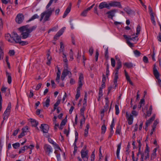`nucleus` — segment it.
Here are the masks:
<instances>
[{"mask_svg":"<svg viewBox=\"0 0 161 161\" xmlns=\"http://www.w3.org/2000/svg\"><path fill=\"white\" fill-rule=\"evenodd\" d=\"M36 26L30 27L29 25H26L20 27L19 30L21 32V35L23 39H26L30 36V33L35 30Z\"/></svg>","mask_w":161,"mask_h":161,"instance_id":"nucleus-1","label":"nucleus"},{"mask_svg":"<svg viewBox=\"0 0 161 161\" xmlns=\"http://www.w3.org/2000/svg\"><path fill=\"white\" fill-rule=\"evenodd\" d=\"M149 148L147 145V144L146 145V149L144 152L143 153H141V152H140L139 153H138L137 154V156H138L139 154H141V161H143L144 159L145 160H146L147 159L149 158Z\"/></svg>","mask_w":161,"mask_h":161,"instance_id":"nucleus-2","label":"nucleus"},{"mask_svg":"<svg viewBox=\"0 0 161 161\" xmlns=\"http://www.w3.org/2000/svg\"><path fill=\"white\" fill-rule=\"evenodd\" d=\"M11 108V103H9L8 104V106L3 115V120L2 122V124H3L4 122V120H5L6 121L8 119L10 113Z\"/></svg>","mask_w":161,"mask_h":161,"instance_id":"nucleus-3","label":"nucleus"},{"mask_svg":"<svg viewBox=\"0 0 161 161\" xmlns=\"http://www.w3.org/2000/svg\"><path fill=\"white\" fill-rule=\"evenodd\" d=\"M44 149L46 154L48 156H50L53 152V148L49 145L45 144L44 146Z\"/></svg>","mask_w":161,"mask_h":161,"instance_id":"nucleus-4","label":"nucleus"},{"mask_svg":"<svg viewBox=\"0 0 161 161\" xmlns=\"http://www.w3.org/2000/svg\"><path fill=\"white\" fill-rule=\"evenodd\" d=\"M57 1L58 0H50L46 7V8L47 10L44 12L52 15L53 12L54 10V8H49V7L51 5L53 1H54L55 3H56Z\"/></svg>","mask_w":161,"mask_h":161,"instance_id":"nucleus-5","label":"nucleus"},{"mask_svg":"<svg viewBox=\"0 0 161 161\" xmlns=\"http://www.w3.org/2000/svg\"><path fill=\"white\" fill-rule=\"evenodd\" d=\"M86 147H84L81 151V157L84 161H87L89 158L88 151L85 150Z\"/></svg>","mask_w":161,"mask_h":161,"instance_id":"nucleus-6","label":"nucleus"},{"mask_svg":"<svg viewBox=\"0 0 161 161\" xmlns=\"http://www.w3.org/2000/svg\"><path fill=\"white\" fill-rule=\"evenodd\" d=\"M51 15L48 13L44 12L41 14V18L40 20L41 21L44 19L43 20L45 22L48 21L49 20V17Z\"/></svg>","mask_w":161,"mask_h":161,"instance_id":"nucleus-7","label":"nucleus"},{"mask_svg":"<svg viewBox=\"0 0 161 161\" xmlns=\"http://www.w3.org/2000/svg\"><path fill=\"white\" fill-rule=\"evenodd\" d=\"M21 39V37L16 33L13 32L12 33V40L14 41V43H18Z\"/></svg>","mask_w":161,"mask_h":161,"instance_id":"nucleus-8","label":"nucleus"},{"mask_svg":"<svg viewBox=\"0 0 161 161\" xmlns=\"http://www.w3.org/2000/svg\"><path fill=\"white\" fill-rule=\"evenodd\" d=\"M40 128L41 130L44 133H47L48 132L49 126L46 124H42Z\"/></svg>","mask_w":161,"mask_h":161,"instance_id":"nucleus-9","label":"nucleus"},{"mask_svg":"<svg viewBox=\"0 0 161 161\" xmlns=\"http://www.w3.org/2000/svg\"><path fill=\"white\" fill-rule=\"evenodd\" d=\"M24 19V16L22 14H18L16 18V21L18 24L21 23Z\"/></svg>","mask_w":161,"mask_h":161,"instance_id":"nucleus-10","label":"nucleus"},{"mask_svg":"<svg viewBox=\"0 0 161 161\" xmlns=\"http://www.w3.org/2000/svg\"><path fill=\"white\" fill-rule=\"evenodd\" d=\"M109 9L110 7H118L119 8H122L119 2H112L108 3Z\"/></svg>","mask_w":161,"mask_h":161,"instance_id":"nucleus-11","label":"nucleus"},{"mask_svg":"<svg viewBox=\"0 0 161 161\" xmlns=\"http://www.w3.org/2000/svg\"><path fill=\"white\" fill-rule=\"evenodd\" d=\"M126 117L129 125H131L132 124L133 121V117L132 115V114H130L127 112L126 114Z\"/></svg>","mask_w":161,"mask_h":161,"instance_id":"nucleus-12","label":"nucleus"},{"mask_svg":"<svg viewBox=\"0 0 161 161\" xmlns=\"http://www.w3.org/2000/svg\"><path fill=\"white\" fill-rule=\"evenodd\" d=\"M84 83L83 75L82 73H80L78 82V86H82Z\"/></svg>","mask_w":161,"mask_h":161,"instance_id":"nucleus-13","label":"nucleus"},{"mask_svg":"<svg viewBox=\"0 0 161 161\" xmlns=\"http://www.w3.org/2000/svg\"><path fill=\"white\" fill-rule=\"evenodd\" d=\"M116 12L115 9L110 10L106 14L108 15V18H110L112 19L113 17L115 15V14Z\"/></svg>","mask_w":161,"mask_h":161,"instance_id":"nucleus-14","label":"nucleus"},{"mask_svg":"<svg viewBox=\"0 0 161 161\" xmlns=\"http://www.w3.org/2000/svg\"><path fill=\"white\" fill-rule=\"evenodd\" d=\"M105 8L109 9L108 4L105 2H102L100 3L99 5V8L100 9H102Z\"/></svg>","mask_w":161,"mask_h":161,"instance_id":"nucleus-15","label":"nucleus"},{"mask_svg":"<svg viewBox=\"0 0 161 161\" xmlns=\"http://www.w3.org/2000/svg\"><path fill=\"white\" fill-rule=\"evenodd\" d=\"M7 90V92L5 94V96L8 97L10 95V91L9 89H8V87L5 86H3L1 90L2 92H5L6 90Z\"/></svg>","mask_w":161,"mask_h":161,"instance_id":"nucleus-16","label":"nucleus"},{"mask_svg":"<svg viewBox=\"0 0 161 161\" xmlns=\"http://www.w3.org/2000/svg\"><path fill=\"white\" fill-rule=\"evenodd\" d=\"M65 29V27H64L62 28L56 34L54 37V39H57V38L61 36L64 32Z\"/></svg>","mask_w":161,"mask_h":161,"instance_id":"nucleus-17","label":"nucleus"},{"mask_svg":"<svg viewBox=\"0 0 161 161\" xmlns=\"http://www.w3.org/2000/svg\"><path fill=\"white\" fill-rule=\"evenodd\" d=\"M119 72L115 71V73L114 78V85L115 86V88L116 87L117 85V80L118 78Z\"/></svg>","mask_w":161,"mask_h":161,"instance_id":"nucleus-18","label":"nucleus"},{"mask_svg":"<svg viewBox=\"0 0 161 161\" xmlns=\"http://www.w3.org/2000/svg\"><path fill=\"white\" fill-rule=\"evenodd\" d=\"M5 37L6 39L9 42L14 43V41L12 40V34L10 35L9 33L6 34L5 35Z\"/></svg>","mask_w":161,"mask_h":161,"instance_id":"nucleus-19","label":"nucleus"},{"mask_svg":"<svg viewBox=\"0 0 161 161\" xmlns=\"http://www.w3.org/2000/svg\"><path fill=\"white\" fill-rule=\"evenodd\" d=\"M60 152L58 150H55L54 153L56 155L57 161H61L60 158Z\"/></svg>","mask_w":161,"mask_h":161,"instance_id":"nucleus-20","label":"nucleus"},{"mask_svg":"<svg viewBox=\"0 0 161 161\" xmlns=\"http://www.w3.org/2000/svg\"><path fill=\"white\" fill-rule=\"evenodd\" d=\"M153 72L154 75L156 79H158L159 78V74L155 66H154L153 68Z\"/></svg>","mask_w":161,"mask_h":161,"instance_id":"nucleus-21","label":"nucleus"},{"mask_svg":"<svg viewBox=\"0 0 161 161\" xmlns=\"http://www.w3.org/2000/svg\"><path fill=\"white\" fill-rule=\"evenodd\" d=\"M121 143H120L119 144L117 145V149L116 151V155L117 158L118 159L120 158L119 157V153H120V150L121 149Z\"/></svg>","mask_w":161,"mask_h":161,"instance_id":"nucleus-22","label":"nucleus"},{"mask_svg":"<svg viewBox=\"0 0 161 161\" xmlns=\"http://www.w3.org/2000/svg\"><path fill=\"white\" fill-rule=\"evenodd\" d=\"M155 115H153L149 120H147L146 122V126L147 127L155 119Z\"/></svg>","mask_w":161,"mask_h":161,"instance_id":"nucleus-23","label":"nucleus"},{"mask_svg":"<svg viewBox=\"0 0 161 161\" xmlns=\"http://www.w3.org/2000/svg\"><path fill=\"white\" fill-rule=\"evenodd\" d=\"M6 76L7 78V82L8 83L10 84L12 82V78L11 76V74L8 73L7 72H6Z\"/></svg>","mask_w":161,"mask_h":161,"instance_id":"nucleus-24","label":"nucleus"},{"mask_svg":"<svg viewBox=\"0 0 161 161\" xmlns=\"http://www.w3.org/2000/svg\"><path fill=\"white\" fill-rule=\"evenodd\" d=\"M122 67L121 62L120 61V59H118L117 62V65L116 68L115 69V71L117 72H119V70Z\"/></svg>","mask_w":161,"mask_h":161,"instance_id":"nucleus-25","label":"nucleus"},{"mask_svg":"<svg viewBox=\"0 0 161 161\" xmlns=\"http://www.w3.org/2000/svg\"><path fill=\"white\" fill-rule=\"evenodd\" d=\"M105 104L104 106V108L103 109L106 111H107L108 108L109 106V100L108 97H106L105 98Z\"/></svg>","mask_w":161,"mask_h":161,"instance_id":"nucleus-26","label":"nucleus"},{"mask_svg":"<svg viewBox=\"0 0 161 161\" xmlns=\"http://www.w3.org/2000/svg\"><path fill=\"white\" fill-rule=\"evenodd\" d=\"M61 74V71L58 68V71L57 73V76L56 78V81L58 83H59V80L60 79V75Z\"/></svg>","mask_w":161,"mask_h":161,"instance_id":"nucleus-27","label":"nucleus"},{"mask_svg":"<svg viewBox=\"0 0 161 161\" xmlns=\"http://www.w3.org/2000/svg\"><path fill=\"white\" fill-rule=\"evenodd\" d=\"M50 99L49 97H47L46 100L44 102H43L42 103L43 104V106L44 107H46L47 108H48L50 104Z\"/></svg>","mask_w":161,"mask_h":161,"instance_id":"nucleus-28","label":"nucleus"},{"mask_svg":"<svg viewBox=\"0 0 161 161\" xmlns=\"http://www.w3.org/2000/svg\"><path fill=\"white\" fill-rule=\"evenodd\" d=\"M86 104H85L84 103H83V106L80 109V114L82 116V117H84V112L85 110L86 109Z\"/></svg>","mask_w":161,"mask_h":161,"instance_id":"nucleus-29","label":"nucleus"},{"mask_svg":"<svg viewBox=\"0 0 161 161\" xmlns=\"http://www.w3.org/2000/svg\"><path fill=\"white\" fill-rule=\"evenodd\" d=\"M153 110L152 106L150 105L149 109V110L147 112V115L146 116V118H147V116H149L152 113Z\"/></svg>","mask_w":161,"mask_h":161,"instance_id":"nucleus-30","label":"nucleus"},{"mask_svg":"<svg viewBox=\"0 0 161 161\" xmlns=\"http://www.w3.org/2000/svg\"><path fill=\"white\" fill-rule=\"evenodd\" d=\"M64 71L65 72L66 75H68L69 78H70L72 76V74L71 72L69 70L67 69H65L64 70Z\"/></svg>","mask_w":161,"mask_h":161,"instance_id":"nucleus-31","label":"nucleus"},{"mask_svg":"<svg viewBox=\"0 0 161 161\" xmlns=\"http://www.w3.org/2000/svg\"><path fill=\"white\" fill-rule=\"evenodd\" d=\"M145 104V99L144 98L142 99L139 103V105L138 108L140 109Z\"/></svg>","mask_w":161,"mask_h":161,"instance_id":"nucleus-32","label":"nucleus"},{"mask_svg":"<svg viewBox=\"0 0 161 161\" xmlns=\"http://www.w3.org/2000/svg\"><path fill=\"white\" fill-rule=\"evenodd\" d=\"M53 145L54 149H55V150H58L59 151V152H62V150L59 147L58 145L56 142L54 143Z\"/></svg>","mask_w":161,"mask_h":161,"instance_id":"nucleus-33","label":"nucleus"},{"mask_svg":"<svg viewBox=\"0 0 161 161\" xmlns=\"http://www.w3.org/2000/svg\"><path fill=\"white\" fill-rule=\"evenodd\" d=\"M26 149V146H24L22 147H21L19 150V154H20L21 153H23L25 152V149Z\"/></svg>","mask_w":161,"mask_h":161,"instance_id":"nucleus-34","label":"nucleus"},{"mask_svg":"<svg viewBox=\"0 0 161 161\" xmlns=\"http://www.w3.org/2000/svg\"><path fill=\"white\" fill-rule=\"evenodd\" d=\"M39 16L36 14L34 15L29 20V21H30L32 20H34V19L37 18H38Z\"/></svg>","mask_w":161,"mask_h":161,"instance_id":"nucleus-35","label":"nucleus"},{"mask_svg":"<svg viewBox=\"0 0 161 161\" xmlns=\"http://www.w3.org/2000/svg\"><path fill=\"white\" fill-rule=\"evenodd\" d=\"M31 123L32 125V126L36 127V126L38 124V122H37L36 120L33 119L31 121Z\"/></svg>","mask_w":161,"mask_h":161,"instance_id":"nucleus-36","label":"nucleus"},{"mask_svg":"<svg viewBox=\"0 0 161 161\" xmlns=\"http://www.w3.org/2000/svg\"><path fill=\"white\" fill-rule=\"evenodd\" d=\"M124 64L128 68H130L133 67V64L131 63H125Z\"/></svg>","mask_w":161,"mask_h":161,"instance_id":"nucleus-37","label":"nucleus"},{"mask_svg":"<svg viewBox=\"0 0 161 161\" xmlns=\"http://www.w3.org/2000/svg\"><path fill=\"white\" fill-rule=\"evenodd\" d=\"M60 48L59 49V51L60 52H63L64 53V44L62 42H61L60 43Z\"/></svg>","mask_w":161,"mask_h":161,"instance_id":"nucleus-38","label":"nucleus"},{"mask_svg":"<svg viewBox=\"0 0 161 161\" xmlns=\"http://www.w3.org/2000/svg\"><path fill=\"white\" fill-rule=\"evenodd\" d=\"M141 26L139 25H138L136 29V35L138 36L140 33L141 31Z\"/></svg>","mask_w":161,"mask_h":161,"instance_id":"nucleus-39","label":"nucleus"},{"mask_svg":"<svg viewBox=\"0 0 161 161\" xmlns=\"http://www.w3.org/2000/svg\"><path fill=\"white\" fill-rule=\"evenodd\" d=\"M102 133L104 134L106 130V127L105 125H103L101 127Z\"/></svg>","mask_w":161,"mask_h":161,"instance_id":"nucleus-40","label":"nucleus"},{"mask_svg":"<svg viewBox=\"0 0 161 161\" xmlns=\"http://www.w3.org/2000/svg\"><path fill=\"white\" fill-rule=\"evenodd\" d=\"M105 56L107 58H108V47H107L105 48Z\"/></svg>","mask_w":161,"mask_h":161,"instance_id":"nucleus-41","label":"nucleus"},{"mask_svg":"<svg viewBox=\"0 0 161 161\" xmlns=\"http://www.w3.org/2000/svg\"><path fill=\"white\" fill-rule=\"evenodd\" d=\"M121 131V127L119 125L118 126L117 128L115 131V134H120V133Z\"/></svg>","mask_w":161,"mask_h":161,"instance_id":"nucleus-42","label":"nucleus"},{"mask_svg":"<svg viewBox=\"0 0 161 161\" xmlns=\"http://www.w3.org/2000/svg\"><path fill=\"white\" fill-rule=\"evenodd\" d=\"M20 144L18 142H16L12 144L13 147L15 149H17L20 147Z\"/></svg>","mask_w":161,"mask_h":161,"instance_id":"nucleus-43","label":"nucleus"},{"mask_svg":"<svg viewBox=\"0 0 161 161\" xmlns=\"http://www.w3.org/2000/svg\"><path fill=\"white\" fill-rule=\"evenodd\" d=\"M151 19L152 23L154 25H155L156 24V22L155 20L154 15L152 13L151 14Z\"/></svg>","mask_w":161,"mask_h":161,"instance_id":"nucleus-44","label":"nucleus"},{"mask_svg":"<svg viewBox=\"0 0 161 161\" xmlns=\"http://www.w3.org/2000/svg\"><path fill=\"white\" fill-rule=\"evenodd\" d=\"M18 43H19L22 46H24L27 44L28 43L27 42L21 41V40H20L19 41V42H18Z\"/></svg>","mask_w":161,"mask_h":161,"instance_id":"nucleus-45","label":"nucleus"},{"mask_svg":"<svg viewBox=\"0 0 161 161\" xmlns=\"http://www.w3.org/2000/svg\"><path fill=\"white\" fill-rule=\"evenodd\" d=\"M115 114L116 115H118L119 113V106L117 105H115Z\"/></svg>","mask_w":161,"mask_h":161,"instance_id":"nucleus-46","label":"nucleus"},{"mask_svg":"<svg viewBox=\"0 0 161 161\" xmlns=\"http://www.w3.org/2000/svg\"><path fill=\"white\" fill-rule=\"evenodd\" d=\"M130 144L129 142L128 144L127 147L126 148V154H129V153L130 152L129 150H130Z\"/></svg>","mask_w":161,"mask_h":161,"instance_id":"nucleus-47","label":"nucleus"},{"mask_svg":"<svg viewBox=\"0 0 161 161\" xmlns=\"http://www.w3.org/2000/svg\"><path fill=\"white\" fill-rule=\"evenodd\" d=\"M111 64L112 66L114 67L115 66V60L113 58L111 59Z\"/></svg>","mask_w":161,"mask_h":161,"instance_id":"nucleus-48","label":"nucleus"},{"mask_svg":"<svg viewBox=\"0 0 161 161\" xmlns=\"http://www.w3.org/2000/svg\"><path fill=\"white\" fill-rule=\"evenodd\" d=\"M132 114L133 117H136L138 113L135 110H133L132 111L131 114Z\"/></svg>","mask_w":161,"mask_h":161,"instance_id":"nucleus-49","label":"nucleus"},{"mask_svg":"<svg viewBox=\"0 0 161 161\" xmlns=\"http://www.w3.org/2000/svg\"><path fill=\"white\" fill-rule=\"evenodd\" d=\"M71 7V4L70 3L69 5L67 7L65 11L69 13L70 11Z\"/></svg>","mask_w":161,"mask_h":161,"instance_id":"nucleus-50","label":"nucleus"},{"mask_svg":"<svg viewBox=\"0 0 161 161\" xmlns=\"http://www.w3.org/2000/svg\"><path fill=\"white\" fill-rule=\"evenodd\" d=\"M124 10L128 14H130L131 13V10L129 8H125Z\"/></svg>","mask_w":161,"mask_h":161,"instance_id":"nucleus-51","label":"nucleus"},{"mask_svg":"<svg viewBox=\"0 0 161 161\" xmlns=\"http://www.w3.org/2000/svg\"><path fill=\"white\" fill-rule=\"evenodd\" d=\"M63 61L64 62V63L68 62V60L67 58L66 55L64 53H63Z\"/></svg>","mask_w":161,"mask_h":161,"instance_id":"nucleus-52","label":"nucleus"},{"mask_svg":"<svg viewBox=\"0 0 161 161\" xmlns=\"http://www.w3.org/2000/svg\"><path fill=\"white\" fill-rule=\"evenodd\" d=\"M88 11L87 9L84 10L81 14V15L83 16H86V15L87 12Z\"/></svg>","mask_w":161,"mask_h":161,"instance_id":"nucleus-53","label":"nucleus"},{"mask_svg":"<svg viewBox=\"0 0 161 161\" xmlns=\"http://www.w3.org/2000/svg\"><path fill=\"white\" fill-rule=\"evenodd\" d=\"M66 76V75L65 74V72L64 71H63L61 77V80H62L63 81L64 80Z\"/></svg>","mask_w":161,"mask_h":161,"instance_id":"nucleus-54","label":"nucleus"},{"mask_svg":"<svg viewBox=\"0 0 161 161\" xmlns=\"http://www.w3.org/2000/svg\"><path fill=\"white\" fill-rule=\"evenodd\" d=\"M134 53L135 56L136 57L140 56L141 54V53L138 50H136L134 51Z\"/></svg>","mask_w":161,"mask_h":161,"instance_id":"nucleus-55","label":"nucleus"},{"mask_svg":"<svg viewBox=\"0 0 161 161\" xmlns=\"http://www.w3.org/2000/svg\"><path fill=\"white\" fill-rule=\"evenodd\" d=\"M82 86H78L76 89V93L80 94V90Z\"/></svg>","mask_w":161,"mask_h":161,"instance_id":"nucleus-56","label":"nucleus"},{"mask_svg":"<svg viewBox=\"0 0 161 161\" xmlns=\"http://www.w3.org/2000/svg\"><path fill=\"white\" fill-rule=\"evenodd\" d=\"M69 55L70 59L71 60H73L74 59L73 53L72 50H71L70 51V52L69 53Z\"/></svg>","mask_w":161,"mask_h":161,"instance_id":"nucleus-57","label":"nucleus"},{"mask_svg":"<svg viewBox=\"0 0 161 161\" xmlns=\"http://www.w3.org/2000/svg\"><path fill=\"white\" fill-rule=\"evenodd\" d=\"M28 130V126H26L22 129V132L25 133Z\"/></svg>","mask_w":161,"mask_h":161,"instance_id":"nucleus-58","label":"nucleus"},{"mask_svg":"<svg viewBox=\"0 0 161 161\" xmlns=\"http://www.w3.org/2000/svg\"><path fill=\"white\" fill-rule=\"evenodd\" d=\"M93 50H94L93 47H90L89 50V52L90 53V54L91 55H92V54L93 52Z\"/></svg>","mask_w":161,"mask_h":161,"instance_id":"nucleus-59","label":"nucleus"},{"mask_svg":"<svg viewBox=\"0 0 161 161\" xmlns=\"http://www.w3.org/2000/svg\"><path fill=\"white\" fill-rule=\"evenodd\" d=\"M99 56V53L98 51V50L97 49L96 51V54H95V58H96V61H97L98 60V57Z\"/></svg>","mask_w":161,"mask_h":161,"instance_id":"nucleus-60","label":"nucleus"},{"mask_svg":"<svg viewBox=\"0 0 161 161\" xmlns=\"http://www.w3.org/2000/svg\"><path fill=\"white\" fill-rule=\"evenodd\" d=\"M26 149L28 148H29L30 149V150H32L33 149L34 147V146L33 144H31L29 146H26Z\"/></svg>","mask_w":161,"mask_h":161,"instance_id":"nucleus-61","label":"nucleus"},{"mask_svg":"<svg viewBox=\"0 0 161 161\" xmlns=\"http://www.w3.org/2000/svg\"><path fill=\"white\" fill-rule=\"evenodd\" d=\"M156 157V153H153L151 155V160H153Z\"/></svg>","mask_w":161,"mask_h":161,"instance_id":"nucleus-62","label":"nucleus"},{"mask_svg":"<svg viewBox=\"0 0 161 161\" xmlns=\"http://www.w3.org/2000/svg\"><path fill=\"white\" fill-rule=\"evenodd\" d=\"M48 141L50 143L53 144V145L55 142H54L50 138H48Z\"/></svg>","mask_w":161,"mask_h":161,"instance_id":"nucleus-63","label":"nucleus"},{"mask_svg":"<svg viewBox=\"0 0 161 161\" xmlns=\"http://www.w3.org/2000/svg\"><path fill=\"white\" fill-rule=\"evenodd\" d=\"M143 60L144 62L145 63H147L148 62L147 58L145 56L143 57Z\"/></svg>","mask_w":161,"mask_h":161,"instance_id":"nucleus-64","label":"nucleus"}]
</instances>
